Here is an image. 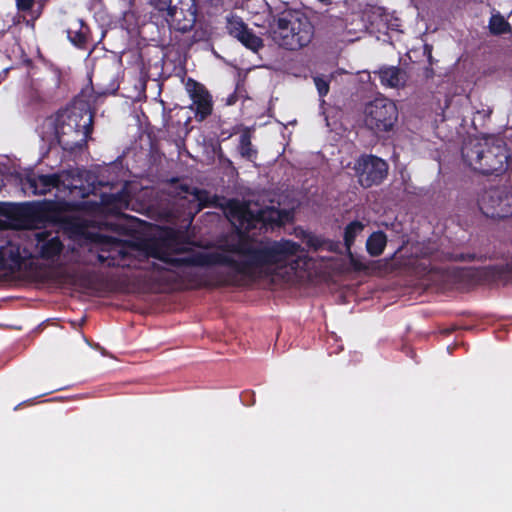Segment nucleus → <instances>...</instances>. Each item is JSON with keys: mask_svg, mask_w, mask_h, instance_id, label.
<instances>
[{"mask_svg": "<svg viewBox=\"0 0 512 512\" xmlns=\"http://www.w3.org/2000/svg\"><path fill=\"white\" fill-rule=\"evenodd\" d=\"M355 171L359 183L363 187H371L384 180L388 172V165L376 156H365L356 162Z\"/></svg>", "mask_w": 512, "mask_h": 512, "instance_id": "nucleus-9", "label": "nucleus"}, {"mask_svg": "<svg viewBox=\"0 0 512 512\" xmlns=\"http://www.w3.org/2000/svg\"><path fill=\"white\" fill-rule=\"evenodd\" d=\"M478 205L487 217H508L512 215V192L505 188L490 189L480 196Z\"/></svg>", "mask_w": 512, "mask_h": 512, "instance_id": "nucleus-8", "label": "nucleus"}, {"mask_svg": "<svg viewBox=\"0 0 512 512\" xmlns=\"http://www.w3.org/2000/svg\"><path fill=\"white\" fill-rule=\"evenodd\" d=\"M319 2L325 4V5H328L332 2V0H318Z\"/></svg>", "mask_w": 512, "mask_h": 512, "instance_id": "nucleus-26", "label": "nucleus"}, {"mask_svg": "<svg viewBox=\"0 0 512 512\" xmlns=\"http://www.w3.org/2000/svg\"><path fill=\"white\" fill-rule=\"evenodd\" d=\"M397 120V106L388 98L377 97L365 105L363 123L376 135L391 131Z\"/></svg>", "mask_w": 512, "mask_h": 512, "instance_id": "nucleus-6", "label": "nucleus"}, {"mask_svg": "<svg viewBox=\"0 0 512 512\" xmlns=\"http://www.w3.org/2000/svg\"><path fill=\"white\" fill-rule=\"evenodd\" d=\"M227 29L230 35L253 51H257L262 46L261 38L253 34L238 16L227 17Z\"/></svg>", "mask_w": 512, "mask_h": 512, "instance_id": "nucleus-13", "label": "nucleus"}, {"mask_svg": "<svg viewBox=\"0 0 512 512\" xmlns=\"http://www.w3.org/2000/svg\"><path fill=\"white\" fill-rule=\"evenodd\" d=\"M93 115L85 104L73 105L57 113L46 125L53 129L54 139L65 149L82 147L91 133Z\"/></svg>", "mask_w": 512, "mask_h": 512, "instance_id": "nucleus-2", "label": "nucleus"}, {"mask_svg": "<svg viewBox=\"0 0 512 512\" xmlns=\"http://www.w3.org/2000/svg\"><path fill=\"white\" fill-rule=\"evenodd\" d=\"M296 235L297 237H300L303 240V242L313 250H319L325 245L322 238L310 232L299 230L296 231Z\"/></svg>", "mask_w": 512, "mask_h": 512, "instance_id": "nucleus-20", "label": "nucleus"}, {"mask_svg": "<svg viewBox=\"0 0 512 512\" xmlns=\"http://www.w3.org/2000/svg\"><path fill=\"white\" fill-rule=\"evenodd\" d=\"M489 28L494 34H503L508 31L509 23L500 14H495L490 18Z\"/></svg>", "mask_w": 512, "mask_h": 512, "instance_id": "nucleus-21", "label": "nucleus"}, {"mask_svg": "<svg viewBox=\"0 0 512 512\" xmlns=\"http://www.w3.org/2000/svg\"><path fill=\"white\" fill-rule=\"evenodd\" d=\"M166 21L170 27L180 32L191 30L196 21V7L194 0L191 5H186L184 0L179 2L172 10L166 14Z\"/></svg>", "mask_w": 512, "mask_h": 512, "instance_id": "nucleus-11", "label": "nucleus"}, {"mask_svg": "<svg viewBox=\"0 0 512 512\" xmlns=\"http://www.w3.org/2000/svg\"><path fill=\"white\" fill-rule=\"evenodd\" d=\"M34 222L27 220L24 227L25 241L29 246L30 258L41 259L49 264L57 263L64 251V245L60 240L58 232L48 229H31Z\"/></svg>", "mask_w": 512, "mask_h": 512, "instance_id": "nucleus-5", "label": "nucleus"}, {"mask_svg": "<svg viewBox=\"0 0 512 512\" xmlns=\"http://www.w3.org/2000/svg\"><path fill=\"white\" fill-rule=\"evenodd\" d=\"M67 33L70 41L77 46L82 45L86 41L87 32L81 21H75L68 28Z\"/></svg>", "mask_w": 512, "mask_h": 512, "instance_id": "nucleus-18", "label": "nucleus"}, {"mask_svg": "<svg viewBox=\"0 0 512 512\" xmlns=\"http://www.w3.org/2000/svg\"><path fill=\"white\" fill-rule=\"evenodd\" d=\"M226 215L239 235L231 236L219 248L199 247L176 237H167L152 244L146 255L159 260L163 269L185 278L193 267L225 265L230 273L217 284L243 285L270 278L272 282H293L298 270L307 263L305 250L291 240L258 241L242 234L265 224H282L291 213L274 207L255 209L249 204L230 201Z\"/></svg>", "mask_w": 512, "mask_h": 512, "instance_id": "nucleus-1", "label": "nucleus"}, {"mask_svg": "<svg viewBox=\"0 0 512 512\" xmlns=\"http://www.w3.org/2000/svg\"><path fill=\"white\" fill-rule=\"evenodd\" d=\"M186 91L192 101L190 108L195 111L197 120L202 121L212 113V97L207 89L200 83L188 79L185 85Z\"/></svg>", "mask_w": 512, "mask_h": 512, "instance_id": "nucleus-10", "label": "nucleus"}, {"mask_svg": "<svg viewBox=\"0 0 512 512\" xmlns=\"http://www.w3.org/2000/svg\"><path fill=\"white\" fill-rule=\"evenodd\" d=\"M382 85L389 88H400L406 83L405 73L397 67H383L378 72Z\"/></svg>", "mask_w": 512, "mask_h": 512, "instance_id": "nucleus-14", "label": "nucleus"}, {"mask_svg": "<svg viewBox=\"0 0 512 512\" xmlns=\"http://www.w3.org/2000/svg\"><path fill=\"white\" fill-rule=\"evenodd\" d=\"M387 243L386 235L383 232H374L366 242L367 251L371 256H379L384 251Z\"/></svg>", "mask_w": 512, "mask_h": 512, "instance_id": "nucleus-16", "label": "nucleus"}, {"mask_svg": "<svg viewBox=\"0 0 512 512\" xmlns=\"http://www.w3.org/2000/svg\"><path fill=\"white\" fill-rule=\"evenodd\" d=\"M137 253L139 250L134 246L113 242L107 251L103 250L98 255V260L107 266L130 267L132 263L128 259L136 256Z\"/></svg>", "mask_w": 512, "mask_h": 512, "instance_id": "nucleus-12", "label": "nucleus"}, {"mask_svg": "<svg viewBox=\"0 0 512 512\" xmlns=\"http://www.w3.org/2000/svg\"><path fill=\"white\" fill-rule=\"evenodd\" d=\"M181 0H153L152 3L159 11L166 12L172 10L176 5H179ZM186 5H191V0H184Z\"/></svg>", "mask_w": 512, "mask_h": 512, "instance_id": "nucleus-23", "label": "nucleus"}, {"mask_svg": "<svg viewBox=\"0 0 512 512\" xmlns=\"http://www.w3.org/2000/svg\"><path fill=\"white\" fill-rule=\"evenodd\" d=\"M193 200L198 203V209L213 204L215 197L203 190H195L192 194Z\"/></svg>", "mask_w": 512, "mask_h": 512, "instance_id": "nucleus-22", "label": "nucleus"}, {"mask_svg": "<svg viewBox=\"0 0 512 512\" xmlns=\"http://www.w3.org/2000/svg\"><path fill=\"white\" fill-rule=\"evenodd\" d=\"M462 155L467 164L483 174L503 173L509 167V155L501 140H484L467 144Z\"/></svg>", "mask_w": 512, "mask_h": 512, "instance_id": "nucleus-4", "label": "nucleus"}, {"mask_svg": "<svg viewBox=\"0 0 512 512\" xmlns=\"http://www.w3.org/2000/svg\"><path fill=\"white\" fill-rule=\"evenodd\" d=\"M29 187L35 194H46L59 184V176L53 175H34L28 179Z\"/></svg>", "mask_w": 512, "mask_h": 512, "instance_id": "nucleus-15", "label": "nucleus"}, {"mask_svg": "<svg viewBox=\"0 0 512 512\" xmlns=\"http://www.w3.org/2000/svg\"><path fill=\"white\" fill-rule=\"evenodd\" d=\"M269 29L273 41L290 50L308 45L314 35L309 18L298 10L282 12L270 23Z\"/></svg>", "mask_w": 512, "mask_h": 512, "instance_id": "nucleus-3", "label": "nucleus"}, {"mask_svg": "<svg viewBox=\"0 0 512 512\" xmlns=\"http://www.w3.org/2000/svg\"><path fill=\"white\" fill-rule=\"evenodd\" d=\"M314 84L317 88L320 97H324L329 92L330 79L324 75H317L313 77Z\"/></svg>", "mask_w": 512, "mask_h": 512, "instance_id": "nucleus-24", "label": "nucleus"}, {"mask_svg": "<svg viewBox=\"0 0 512 512\" xmlns=\"http://www.w3.org/2000/svg\"><path fill=\"white\" fill-rule=\"evenodd\" d=\"M27 259H30V255L29 246L25 241V231L12 235L0 232V270H19Z\"/></svg>", "mask_w": 512, "mask_h": 512, "instance_id": "nucleus-7", "label": "nucleus"}, {"mask_svg": "<svg viewBox=\"0 0 512 512\" xmlns=\"http://www.w3.org/2000/svg\"><path fill=\"white\" fill-rule=\"evenodd\" d=\"M34 0H16L17 8L19 10H29L32 8Z\"/></svg>", "mask_w": 512, "mask_h": 512, "instance_id": "nucleus-25", "label": "nucleus"}, {"mask_svg": "<svg viewBox=\"0 0 512 512\" xmlns=\"http://www.w3.org/2000/svg\"><path fill=\"white\" fill-rule=\"evenodd\" d=\"M365 225L359 221L351 222L345 229L344 241L347 250H350L355 239L362 234Z\"/></svg>", "mask_w": 512, "mask_h": 512, "instance_id": "nucleus-17", "label": "nucleus"}, {"mask_svg": "<svg viewBox=\"0 0 512 512\" xmlns=\"http://www.w3.org/2000/svg\"><path fill=\"white\" fill-rule=\"evenodd\" d=\"M238 149L241 156L248 160H252L256 157V150L253 148L251 144V137L248 132H244L240 136Z\"/></svg>", "mask_w": 512, "mask_h": 512, "instance_id": "nucleus-19", "label": "nucleus"}]
</instances>
